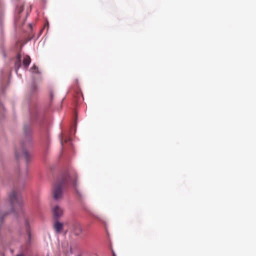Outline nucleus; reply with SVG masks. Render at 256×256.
<instances>
[{"label":"nucleus","instance_id":"obj_1","mask_svg":"<svg viewBox=\"0 0 256 256\" xmlns=\"http://www.w3.org/2000/svg\"><path fill=\"white\" fill-rule=\"evenodd\" d=\"M76 178L74 174L73 176L70 175L69 174H66V176H64L63 177L62 181L58 182L54 186L53 190L54 198L55 200H59L60 199L62 198V186L64 184L70 182L74 186L76 198L80 201L82 202L84 196L82 192L78 190L77 187Z\"/></svg>","mask_w":256,"mask_h":256},{"label":"nucleus","instance_id":"obj_2","mask_svg":"<svg viewBox=\"0 0 256 256\" xmlns=\"http://www.w3.org/2000/svg\"><path fill=\"white\" fill-rule=\"evenodd\" d=\"M10 202L14 208L20 207L22 204L21 197L16 190H13L9 196Z\"/></svg>","mask_w":256,"mask_h":256},{"label":"nucleus","instance_id":"obj_3","mask_svg":"<svg viewBox=\"0 0 256 256\" xmlns=\"http://www.w3.org/2000/svg\"><path fill=\"white\" fill-rule=\"evenodd\" d=\"M26 144L22 143L21 144L20 149L16 150L15 156L18 159L21 157L24 158L28 162L30 158V154L26 148Z\"/></svg>","mask_w":256,"mask_h":256},{"label":"nucleus","instance_id":"obj_4","mask_svg":"<svg viewBox=\"0 0 256 256\" xmlns=\"http://www.w3.org/2000/svg\"><path fill=\"white\" fill-rule=\"evenodd\" d=\"M52 211L55 220H58L63 214L64 210L58 205L54 206L52 208Z\"/></svg>","mask_w":256,"mask_h":256},{"label":"nucleus","instance_id":"obj_5","mask_svg":"<svg viewBox=\"0 0 256 256\" xmlns=\"http://www.w3.org/2000/svg\"><path fill=\"white\" fill-rule=\"evenodd\" d=\"M54 223V229L57 233H60L63 228V224L58 221L57 220H55Z\"/></svg>","mask_w":256,"mask_h":256},{"label":"nucleus","instance_id":"obj_6","mask_svg":"<svg viewBox=\"0 0 256 256\" xmlns=\"http://www.w3.org/2000/svg\"><path fill=\"white\" fill-rule=\"evenodd\" d=\"M82 229L79 224H76L74 227V233L75 236H79L82 233Z\"/></svg>","mask_w":256,"mask_h":256},{"label":"nucleus","instance_id":"obj_7","mask_svg":"<svg viewBox=\"0 0 256 256\" xmlns=\"http://www.w3.org/2000/svg\"><path fill=\"white\" fill-rule=\"evenodd\" d=\"M30 62L31 60L30 57L28 56H25L23 58L22 64L26 68H28Z\"/></svg>","mask_w":256,"mask_h":256},{"label":"nucleus","instance_id":"obj_8","mask_svg":"<svg viewBox=\"0 0 256 256\" xmlns=\"http://www.w3.org/2000/svg\"><path fill=\"white\" fill-rule=\"evenodd\" d=\"M21 66V55L20 54H18L16 56V60L15 62V68L16 70Z\"/></svg>","mask_w":256,"mask_h":256},{"label":"nucleus","instance_id":"obj_9","mask_svg":"<svg viewBox=\"0 0 256 256\" xmlns=\"http://www.w3.org/2000/svg\"><path fill=\"white\" fill-rule=\"evenodd\" d=\"M31 70L34 72H38V68L34 65L31 68Z\"/></svg>","mask_w":256,"mask_h":256},{"label":"nucleus","instance_id":"obj_10","mask_svg":"<svg viewBox=\"0 0 256 256\" xmlns=\"http://www.w3.org/2000/svg\"><path fill=\"white\" fill-rule=\"evenodd\" d=\"M18 13L20 14L24 10V6L22 5L18 9Z\"/></svg>","mask_w":256,"mask_h":256},{"label":"nucleus","instance_id":"obj_11","mask_svg":"<svg viewBox=\"0 0 256 256\" xmlns=\"http://www.w3.org/2000/svg\"><path fill=\"white\" fill-rule=\"evenodd\" d=\"M112 256H116L115 253L114 252H112Z\"/></svg>","mask_w":256,"mask_h":256},{"label":"nucleus","instance_id":"obj_12","mask_svg":"<svg viewBox=\"0 0 256 256\" xmlns=\"http://www.w3.org/2000/svg\"><path fill=\"white\" fill-rule=\"evenodd\" d=\"M16 256H24V255L23 254H18Z\"/></svg>","mask_w":256,"mask_h":256},{"label":"nucleus","instance_id":"obj_13","mask_svg":"<svg viewBox=\"0 0 256 256\" xmlns=\"http://www.w3.org/2000/svg\"><path fill=\"white\" fill-rule=\"evenodd\" d=\"M33 87H34V88L35 89L36 88V86L34 85L33 86Z\"/></svg>","mask_w":256,"mask_h":256},{"label":"nucleus","instance_id":"obj_14","mask_svg":"<svg viewBox=\"0 0 256 256\" xmlns=\"http://www.w3.org/2000/svg\"><path fill=\"white\" fill-rule=\"evenodd\" d=\"M30 144V142L28 141V144Z\"/></svg>","mask_w":256,"mask_h":256},{"label":"nucleus","instance_id":"obj_15","mask_svg":"<svg viewBox=\"0 0 256 256\" xmlns=\"http://www.w3.org/2000/svg\"><path fill=\"white\" fill-rule=\"evenodd\" d=\"M61 144H62H62H63V143H62V140L61 141Z\"/></svg>","mask_w":256,"mask_h":256}]
</instances>
